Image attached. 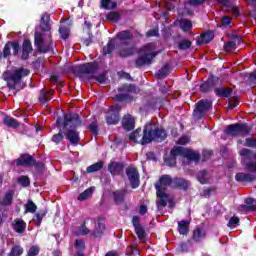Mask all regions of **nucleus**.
Listing matches in <instances>:
<instances>
[{
    "label": "nucleus",
    "mask_w": 256,
    "mask_h": 256,
    "mask_svg": "<svg viewBox=\"0 0 256 256\" xmlns=\"http://www.w3.org/2000/svg\"><path fill=\"white\" fill-rule=\"evenodd\" d=\"M165 137H167V132H165L163 128H159L155 124L148 123L144 127L143 134H141V129H136L130 134L129 139L133 143L147 145L151 143V141H163Z\"/></svg>",
    "instance_id": "nucleus-1"
},
{
    "label": "nucleus",
    "mask_w": 256,
    "mask_h": 256,
    "mask_svg": "<svg viewBox=\"0 0 256 256\" xmlns=\"http://www.w3.org/2000/svg\"><path fill=\"white\" fill-rule=\"evenodd\" d=\"M171 159L169 162V159L165 160V163L168 164L170 167H175V165L177 164V161L175 160V157H179V155L181 157H186V159H190V161H199V153L189 149V148H185V147H181V146H176L174 147L171 152Z\"/></svg>",
    "instance_id": "nucleus-2"
},
{
    "label": "nucleus",
    "mask_w": 256,
    "mask_h": 256,
    "mask_svg": "<svg viewBox=\"0 0 256 256\" xmlns=\"http://www.w3.org/2000/svg\"><path fill=\"white\" fill-rule=\"evenodd\" d=\"M155 57H157V51H155V44H146L140 51V55L136 60V66L143 67V65H151Z\"/></svg>",
    "instance_id": "nucleus-3"
},
{
    "label": "nucleus",
    "mask_w": 256,
    "mask_h": 256,
    "mask_svg": "<svg viewBox=\"0 0 256 256\" xmlns=\"http://www.w3.org/2000/svg\"><path fill=\"white\" fill-rule=\"evenodd\" d=\"M29 73H31V71H29L27 68H18L14 70L13 73L5 72L4 79L7 81L8 86L11 89H17V85L21 83V79L23 77H27Z\"/></svg>",
    "instance_id": "nucleus-4"
},
{
    "label": "nucleus",
    "mask_w": 256,
    "mask_h": 256,
    "mask_svg": "<svg viewBox=\"0 0 256 256\" xmlns=\"http://www.w3.org/2000/svg\"><path fill=\"white\" fill-rule=\"evenodd\" d=\"M239 155L242 157V165L251 173H256V153L243 148L239 151Z\"/></svg>",
    "instance_id": "nucleus-5"
},
{
    "label": "nucleus",
    "mask_w": 256,
    "mask_h": 256,
    "mask_svg": "<svg viewBox=\"0 0 256 256\" xmlns=\"http://www.w3.org/2000/svg\"><path fill=\"white\" fill-rule=\"evenodd\" d=\"M211 107H213V103L211 102V100H200L196 104V108L193 112L194 119H203L205 113H207V111H209Z\"/></svg>",
    "instance_id": "nucleus-6"
},
{
    "label": "nucleus",
    "mask_w": 256,
    "mask_h": 256,
    "mask_svg": "<svg viewBox=\"0 0 256 256\" xmlns=\"http://www.w3.org/2000/svg\"><path fill=\"white\" fill-rule=\"evenodd\" d=\"M43 32L36 31L35 32V45L40 51V53H47L51 51V35H49V40L45 41L43 38Z\"/></svg>",
    "instance_id": "nucleus-7"
},
{
    "label": "nucleus",
    "mask_w": 256,
    "mask_h": 256,
    "mask_svg": "<svg viewBox=\"0 0 256 256\" xmlns=\"http://www.w3.org/2000/svg\"><path fill=\"white\" fill-rule=\"evenodd\" d=\"M226 133L232 135V137H235V135H249L251 128L245 124H233L227 127Z\"/></svg>",
    "instance_id": "nucleus-8"
},
{
    "label": "nucleus",
    "mask_w": 256,
    "mask_h": 256,
    "mask_svg": "<svg viewBox=\"0 0 256 256\" xmlns=\"http://www.w3.org/2000/svg\"><path fill=\"white\" fill-rule=\"evenodd\" d=\"M64 129L67 131L75 130L77 127L81 125V119H79V115L77 114H66L64 116Z\"/></svg>",
    "instance_id": "nucleus-9"
},
{
    "label": "nucleus",
    "mask_w": 256,
    "mask_h": 256,
    "mask_svg": "<svg viewBox=\"0 0 256 256\" xmlns=\"http://www.w3.org/2000/svg\"><path fill=\"white\" fill-rule=\"evenodd\" d=\"M97 71V66L94 63L82 64L74 67V72L78 77L91 75Z\"/></svg>",
    "instance_id": "nucleus-10"
},
{
    "label": "nucleus",
    "mask_w": 256,
    "mask_h": 256,
    "mask_svg": "<svg viewBox=\"0 0 256 256\" xmlns=\"http://www.w3.org/2000/svg\"><path fill=\"white\" fill-rule=\"evenodd\" d=\"M119 111H121V105L116 104L110 108L106 116L108 125H117L119 123Z\"/></svg>",
    "instance_id": "nucleus-11"
},
{
    "label": "nucleus",
    "mask_w": 256,
    "mask_h": 256,
    "mask_svg": "<svg viewBox=\"0 0 256 256\" xmlns=\"http://www.w3.org/2000/svg\"><path fill=\"white\" fill-rule=\"evenodd\" d=\"M126 175L131 183L132 189H137L139 187V171L135 168V166H129L126 169Z\"/></svg>",
    "instance_id": "nucleus-12"
},
{
    "label": "nucleus",
    "mask_w": 256,
    "mask_h": 256,
    "mask_svg": "<svg viewBox=\"0 0 256 256\" xmlns=\"http://www.w3.org/2000/svg\"><path fill=\"white\" fill-rule=\"evenodd\" d=\"M167 187H173V179L169 175H163L155 184L156 191L167 192Z\"/></svg>",
    "instance_id": "nucleus-13"
},
{
    "label": "nucleus",
    "mask_w": 256,
    "mask_h": 256,
    "mask_svg": "<svg viewBox=\"0 0 256 256\" xmlns=\"http://www.w3.org/2000/svg\"><path fill=\"white\" fill-rule=\"evenodd\" d=\"M137 53V48L132 43L122 44L118 50V55L120 57H131Z\"/></svg>",
    "instance_id": "nucleus-14"
},
{
    "label": "nucleus",
    "mask_w": 256,
    "mask_h": 256,
    "mask_svg": "<svg viewBox=\"0 0 256 256\" xmlns=\"http://www.w3.org/2000/svg\"><path fill=\"white\" fill-rule=\"evenodd\" d=\"M16 165L23 167H31V165H35V160L31 156L23 154L16 160Z\"/></svg>",
    "instance_id": "nucleus-15"
},
{
    "label": "nucleus",
    "mask_w": 256,
    "mask_h": 256,
    "mask_svg": "<svg viewBox=\"0 0 256 256\" xmlns=\"http://www.w3.org/2000/svg\"><path fill=\"white\" fill-rule=\"evenodd\" d=\"M157 195V207L158 209H163V207H167V203H169V194L167 192H156Z\"/></svg>",
    "instance_id": "nucleus-16"
},
{
    "label": "nucleus",
    "mask_w": 256,
    "mask_h": 256,
    "mask_svg": "<svg viewBox=\"0 0 256 256\" xmlns=\"http://www.w3.org/2000/svg\"><path fill=\"white\" fill-rule=\"evenodd\" d=\"M13 190H9L2 198H0V209L11 207L13 204Z\"/></svg>",
    "instance_id": "nucleus-17"
},
{
    "label": "nucleus",
    "mask_w": 256,
    "mask_h": 256,
    "mask_svg": "<svg viewBox=\"0 0 256 256\" xmlns=\"http://www.w3.org/2000/svg\"><path fill=\"white\" fill-rule=\"evenodd\" d=\"M105 233V224L101 221L94 222V229L91 230L92 237H101Z\"/></svg>",
    "instance_id": "nucleus-18"
},
{
    "label": "nucleus",
    "mask_w": 256,
    "mask_h": 256,
    "mask_svg": "<svg viewBox=\"0 0 256 256\" xmlns=\"http://www.w3.org/2000/svg\"><path fill=\"white\" fill-rule=\"evenodd\" d=\"M122 125L126 131H131L135 129V118H133V116L129 114L125 115L122 120Z\"/></svg>",
    "instance_id": "nucleus-19"
},
{
    "label": "nucleus",
    "mask_w": 256,
    "mask_h": 256,
    "mask_svg": "<svg viewBox=\"0 0 256 256\" xmlns=\"http://www.w3.org/2000/svg\"><path fill=\"white\" fill-rule=\"evenodd\" d=\"M189 188V181L183 178H174L172 182V189H188Z\"/></svg>",
    "instance_id": "nucleus-20"
},
{
    "label": "nucleus",
    "mask_w": 256,
    "mask_h": 256,
    "mask_svg": "<svg viewBox=\"0 0 256 256\" xmlns=\"http://www.w3.org/2000/svg\"><path fill=\"white\" fill-rule=\"evenodd\" d=\"M13 229L16 233H25V229H27V223H25L23 219L17 218L13 222Z\"/></svg>",
    "instance_id": "nucleus-21"
},
{
    "label": "nucleus",
    "mask_w": 256,
    "mask_h": 256,
    "mask_svg": "<svg viewBox=\"0 0 256 256\" xmlns=\"http://www.w3.org/2000/svg\"><path fill=\"white\" fill-rule=\"evenodd\" d=\"M50 16L47 13H43L41 15V20H40V27L42 31H51V22H50Z\"/></svg>",
    "instance_id": "nucleus-22"
},
{
    "label": "nucleus",
    "mask_w": 256,
    "mask_h": 256,
    "mask_svg": "<svg viewBox=\"0 0 256 256\" xmlns=\"http://www.w3.org/2000/svg\"><path fill=\"white\" fill-rule=\"evenodd\" d=\"M108 171L111 173V175H119L123 173V164L119 162H111L108 165Z\"/></svg>",
    "instance_id": "nucleus-23"
},
{
    "label": "nucleus",
    "mask_w": 256,
    "mask_h": 256,
    "mask_svg": "<svg viewBox=\"0 0 256 256\" xmlns=\"http://www.w3.org/2000/svg\"><path fill=\"white\" fill-rule=\"evenodd\" d=\"M33 51L30 40H24L22 45V59H29V54Z\"/></svg>",
    "instance_id": "nucleus-24"
},
{
    "label": "nucleus",
    "mask_w": 256,
    "mask_h": 256,
    "mask_svg": "<svg viewBox=\"0 0 256 256\" xmlns=\"http://www.w3.org/2000/svg\"><path fill=\"white\" fill-rule=\"evenodd\" d=\"M236 181L251 183V181H255V175L249 173H238L236 174Z\"/></svg>",
    "instance_id": "nucleus-25"
},
{
    "label": "nucleus",
    "mask_w": 256,
    "mask_h": 256,
    "mask_svg": "<svg viewBox=\"0 0 256 256\" xmlns=\"http://www.w3.org/2000/svg\"><path fill=\"white\" fill-rule=\"evenodd\" d=\"M66 138L72 145H77V143H79V132L75 130H67Z\"/></svg>",
    "instance_id": "nucleus-26"
},
{
    "label": "nucleus",
    "mask_w": 256,
    "mask_h": 256,
    "mask_svg": "<svg viewBox=\"0 0 256 256\" xmlns=\"http://www.w3.org/2000/svg\"><path fill=\"white\" fill-rule=\"evenodd\" d=\"M206 236H207V234L205 233V230H203V228H196L193 231L192 239L196 243H199V242H201L202 239H205Z\"/></svg>",
    "instance_id": "nucleus-27"
},
{
    "label": "nucleus",
    "mask_w": 256,
    "mask_h": 256,
    "mask_svg": "<svg viewBox=\"0 0 256 256\" xmlns=\"http://www.w3.org/2000/svg\"><path fill=\"white\" fill-rule=\"evenodd\" d=\"M133 35L129 31H122L116 35V39H119L121 45L129 43V39H131Z\"/></svg>",
    "instance_id": "nucleus-28"
},
{
    "label": "nucleus",
    "mask_w": 256,
    "mask_h": 256,
    "mask_svg": "<svg viewBox=\"0 0 256 256\" xmlns=\"http://www.w3.org/2000/svg\"><path fill=\"white\" fill-rule=\"evenodd\" d=\"M74 247L77 251L75 256H85L83 253V251H85V241L77 239L74 243Z\"/></svg>",
    "instance_id": "nucleus-29"
},
{
    "label": "nucleus",
    "mask_w": 256,
    "mask_h": 256,
    "mask_svg": "<svg viewBox=\"0 0 256 256\" xmlns=\"http://www.w3.org/2000/svg\"><path fill=\"white\" fill-rule=\"evenodd\" d=\"M189 225L190 222L187 220H182L178 222V231L180 235H187V233H189Z\"/></svg>",
    "instance_id": "nucleus-30"
},
{
    "label": "nucleus",
    "mask_w": 256,
    "mask_h": 256,
    "mask_svg": "<svg viewBox=\"0 0 256 256\" xmlns=\"http://www.w3.org/2000/svg\"><path fill=\"white\" fill-rule=\"evenodd\" d=\"M51 95H53V90H41L39 96L40 103H47V101H51Z\"/></svg>",
    "instance_id": "nucleus-31"
},
{
    "label": "nucleus",
    "mask_w": 256,
    "mask_h": 256,
    "mask_svg": "<svg viewBox=\"0 0 256 256\" xmlns=\"http://www.w3.org/2000/svg\"><path fill=\"white\" fill-rule=\"evenodd\" d=\"M113 195L115 203H123L125 201V195H127V190H117Z\"/></svg>",
    "instance_id": "nucleus-32"
},
{
    "label": "nucleus",
    "mask_w": 256,
    "mask_h": 256,
    "mask_svg": "<svg viewBox=\"0 0 256 256\" xmlns=\"http://www.w3.org/2000/svg\"><path fill=\"white\" fill-rule=\"evenodd\" d=\"M215 93L218 97H230L231 93H233V89H231V88H216Z\"/></svg>",
    "instance_id": "nucleus-33"
},
{
    "label": "nucleus",
    "mask_w": 256,
    "mask_h": 256,
    "mask_svg": "<svg viewBox=\"0 0 256 256\" xmlns=\"http://www.w3.org/2000/svg\"><path fill=\"white\" fill-rule=\"evenodd\" d=\"M211 41H213V32H206L200 36L198 43L203 45L204 43H211Z\"/></svg>",
    "instance_id": "nucleus-34"
},
{
    "label": "nucleus",
    "mask_w": 256,
    "mask_h": 256,
    "mask_svg": "<svg viewBox=\"0 0 256 256\" xmlns=\"http://www.w3.org/2000/svg\"><path fill=\"white\" fill-rule=\"evenodd\" d=\"M94 191H95V188H93V187L86 189L84 192H82L78 196V201H86V199H89V197H91V195H93Z\"/></svg>",
    "instance_id": "nucleus-35"
},
{
    "label": "nucleus",
    "mask_w": 256,
    "mask_h": 256,
    "mask_svg": "<svg viewBox=\"0 0 256 256\" xmlns=\"http://www.w3.org/2000/svg\"><path fill=\"white\" fill-rule=\"evenodd\" d=\"M193 247V242L191 240H187L186 242H182L179 244L178 249L181 253H189V249Z\"/></svg>",
    "instance_id": "nucleus-36"
},
{
    "label": "nucleus",
    "mask_w": 256,
    "mask_h": 256,
    "mask_svg": "<svg viewBox=\"0 0 256 256\" xmlns=\"http://www.w3.org/2000/svg\"><path fill=\"white\" fill-rule=\"evenodd\" d=\"M103 161L96 162L87 167V173H95L97 171H101L103 169Z\"/></svg>",
    "instance_id": "nucleus-37"
},
{
    "label": "nucleus",
    "mask_w": 256,
    "mask_h": 256,
    "mask_svg": "<svg viewBox=\"0 0 256 256\" xmlns=\"http://www.w3.org/2000/svg\"><path fill=\"white\" fill-rule=\"evenodd\" d=\"M4 124H6L7 127H12L13 129H17V127H19V122H17V120L9 116H6L4 118Z\"/></svg>",
    "instance_id": "nucleus-38"
},
{
    "label": "nucleus",
    "mask_w": 256,
    "mask_h": 256,
    "mask_svg": "<svg viewBox=\"0 0 256 256\" xmlns=\"http://www.w3.org/2000/svg\"><path fill=\"white\" fill-rule=\"evenodd\" d=\"M211 89H213V78L208 79L200 86V90L203 93H207L208 91H211Z\"/></svg>",
    "instance_id": "nucleus-39"
},
{
    "label": "nucleus",
    "mask_w": 256,
    "mask_h": 256,
    "mask_svg": "<svg viewBox=\"0 0 256 256\" xmlns=\"http://www.w3.org/2000/svg\"><path fill=\"white\" fill-rule=\"evenodd\" d=\"M45 215H47V212L45 210L36 213L35 218H34V223L38 227H41V223H42L43 217H45Z\"/></svg>",
    "instance_id": "nucleus-40"
},
{
    "label": "nucleus",
    "mask_w": 256,
    "mask_h": 256,
    "mask_svg": "<svg viewBox=\"0 0 256 256\" xmlns=\"http://www.w3.org/2000/svg\"><path fill=\"white\" fill-rule=\"evenodd\" d=\"M25 213H35L37 211V205H35L32 200H28L25 204Z\"/></svg>",
    "instance_id": "nucleus-41"
},
{
    "label": "nucleus",
    "mask_w": 256,
    "mask_h": 256,
    "mask_svg": "<svg viewBox=\"0 0 256 256\" xmlns=\"http://www.w3.org/2000/svg\"><path fill=\"white\" fill-rule=\"evenodd\" d=\"M24 252L23 247L16 245L13 246L8 256H21V254Z\"/></svg>",
    "instance_id": "nucleus-42"
},
{
    "label": "nucleus",
    "mask_w": 256,
    "mask_h": 256,
    "mask_svg": "<svg viewBox=\"0 0 256 256\" xmlns=\"http://www.w3.org/2000/svg\"><path fill=\"white\" fill-rule=\"evenodd\" d=\"M120 15L118 12H109L107 15H106V19L107 21H111L112 23H117L120 19Z\"/></svg>",
    "instance_id": "nucleus-43"
},
{
    "label": "nucleus",
    "mask_w": 256,
    "mask_h": 256,
    "mask_svg": "<svg viewBox=\"0 0 256 256\" xmlns=\"http://www.w3.org/2000/svg\"><path fill=\"white\" fill-rule=\"evenodd\" d=\"M180 27H181L182 31H189V29H191V27H193V24L191 23L190 20L182 19L180 21Z\"/></svg>",
    "instance_id": "nucleus-44"
},
{
    "label": "nucleus",
    "mask_w": 256,
    "mask_h": 256,
    "mask_svg": "<svg viewBox=\"0 0 256 256\" xmlns=\"http://www.w3.org/2000/svg\"><path fill=\"white\" fill-rule=\"evenodd\" d=\"M39 251H41V248L37 245H33L29 248L26 256H37L39 255Z\"/></svg>",
    "instance_id": "nucleus-45"
},
{
    "label": "nucleus",
    "mask_w": 256,
    "mask_h": 256,
    "mask_svg": "<svg viewBox=\"0 0 256 256\" xmlns=\"http://www.w3.org/2000/svg\"><path fill=\"white\" fill-rule=\"evenodd\" d=\"M135 233L140 241H145V230L142 226H137V228H135Z\"/></svg>",
    "instance_id": "nucleus-46"
},
{
    "label": "nucleus",
    "mask_w": 256,
    "mask_h": 256,
    "mask_svg": "<svg viewBox=\"0 0 256 256\" xmlns=\"http://www.w3.org/2000/svg\"><path fill=\"white\" fill-rule=\"evenodd\" d=\"M102 7L104 9H115V7H117V4L111 0H102Z\"/></svg>",
    "instance_id": "nucleus-47"
},
{
    "label": "nucleus",
    "mask_w": 256,
    "mask_h": 256,
    "mask_svg": "<svg viewBox=\"0 0 256 256\" xmlns=\"http://www.w3.org/2000/svg\"><path fill=\"white\" fill-rule=\"evenodd\" d=\"M89 233H91V230L85 226V222L80 226L79 230L75 232L76 235H89Z\"/></svg>",
    "instance_id": "nucleus-48"
},
{
    "label": "nucleus",
    "mask_w": 256,
    "mask_h": 256,
    "mask_svg": "<svg viewBox=\"0 0 256 256\" xmlns=\"http://www.w3.org/2000/svg\"><path fill=\"white\" fill-rule=\"evenodd\" d=\"M197 177H198V181L202 185H205V183H207V171H205V170L200 171L198 173Z\"/></svg>",
    "instance_id": "nucleus-49"
},
{
    "label": "nucleus",
    "mask_w": 256,
    "mask_h": 256,
    "mask_svg": "<svg viewBox=\"0 0 256 256\" xmlns=\"http://www.w3.org/2000/svg\"><path fill=\"white\" fill-rule=\"evenodd\" d=\"M167 75H169V66H164L157 72L159 79H163L164 77H167Z\"/></svg>",
    "instance_id": "nucleus-50"
},
{
    "label": "nucleus",
    "mask_w": 256,
    "mask_h": 256,
    "mask_svg": "<svg viewBox=\"0 0 256 256\" xmlns=\"http://www.w3.org/2000/svg\"><path fill=\"white\" fill-rule=\"evenodd\" d=\"M245 203L247 205V208L250 209V211H256V204H254L255 203V199L247 198L245 200Z\"/></svg>",
    "instance_id": "nucleus-51"
},
{
    "label": "nucleus",
    "mask_w": 256,
    "mask_h": 256,
    "mask_svg": "<svg viewBox=\"0 0 256 256\" xmlns=\"http://www.w3.org/2000/svg\"><path fill=\"white\" fill-rule=\"evenodd\" d=\"M178 47L182 50L189 49L191 47V41L184 39L178 43Z\"/></svg>",
    "instance_id": "nucleus-52"
},
{
    "label": "nucleus",
    "mask_w": 256,
    "mask_h": 256,
    "mask_svg": "<svg viewBox=\"0 0 256 256\" xmlns=\"http://www.w3.org/2000/svg\"><path fill=\"white\" fill-rule=\"evenodd\" d=\"M59 33H60L62 39H68V37H69V28H67L65 26H61L59 28Z\"/></svg>",
    "instance_id": "nucleus-53"
},
{
    "label": "nucleus",
    "mask_w": 256,
    "mask_h": 256,
    "mask_svg": "<svg viewBox=\"0 0 256 256\" xmlns=\"http://www.w3.org/2000/svg\"><path fill=\"white\" fill-rule=\"evenodd\" d=\"M237 225H239V217L233 216L232 218H230L228 227H231L233 229L237 227Z\"/></svg>",
    "instance_id": "nucleus-54"
},
{
    "label": "nucleus",
    "mask_w": 256,
    "mask_h": 256,
    "mask_svg": "<svg viewBox=\"0 0 256 256\" xmlns=\"http://www.w3.org/2000/svg\"><path fill=\"white\" fill-rule=\"evenodd\" d=\"M52 141L56 145H59V143H61V141H63V134L61 132H59L58 134L53 135Z\"/></svg>",
    "instance_id": "nucleus-55"
},
{
    "label": "nucleus",
    "mask_w": 256,
    "mask_h": 256,
    "mask_svg": "<svg viewBox=\"0 0 256 256\" xmlns=\"http://www.w3.org/2000/svg\"><path fill=\"white\" fill-rule=\"evenodd\" d=\"M224 49L227 52L235 51V49H236L235 42L230 41V42L226 43L225 46H224Z\"/></svg>",
    "instance_id": "nucleus-56"
},
{
    "label": "nucleus",
    "mask_w": 256,
    "mask_h": 256,
    "mask_svg": "<svg viewBox=\"0 0 256 256\" xmlns=\"http://www.w3.org/2000/svg\"><path fill=\"white\" fill-rule=\"evenodd\" d=\"M19 183L23 185V187H29V185L31 184V182L29 181V177L27 176H21L18 179Z\"/></svg>",
    "instance_id": "nucleus-57"
},
{
    "label": "nucleus",
    "mask_w": 256,
    "mask_h": 256,
    "mask_svg": "<svg viewBox=\"0 0 256 256\" xmlns=\"http://www.w3.org/2000/svg\"><path fill=\"white\" fill-rule=\"evenodd\" d=\"M113 49H115V45L113 44V42H109L107 46L103 48L104 55H109V53H111Z\"/></svg>",
    "instance_id": "nucleus-58"
},
{
    "label": "nucleus",
    "mask_w": 256,
    "mask_h": 256,
    "mask_svg": "<svg viewBox=\"0 0 256 256\" xmlns=\"http://www.w3.org/2000/svg\"><path fill=\"white\" fill-rule=\"evenodd\" d=\"M231 21H233V18H231L230 16H224L222 19H221V25L223 27H227L231 24Z\"/></svg>",
    "instance_id": "nucleus-59"
},
{
    "label": "nucleus",
    "mask_w": 256,
    "mask_h": 256,
    "mask_svg": "<svg viewBox=\"0 0 256 256\" xmlns=\"http://www.w3.org/2000/svg\"><path fill=\"white\" fill-rule=\"evenodd\" d=\"M9 55H11V43L8 42L4 46L3 57L7 58V57H9Z\"/></svg>",
    "instance_id": "nucleus-60"
},
{
    "label": "nucleus",
    "mask_w": 256,
    "mask_h": 256,
    "mask_svg": "<svg viewBox=\"0 0 256 256\" xmlns=\"http://www.w3.org/2000/svg\"><path fill=\"white\" fill-rule=\"evenodd\" d=\"M189 141H191V138L187 137V136H182L178 141L177 144L178 145H187V143H189Z\"/></svg>",
    "instance_id": "nucleus-61"
},
{
    "label": "nucleus",
    "mask_w": 256,
    "mask_h": 256,
    "mask_svg": "<svg viewBox=\"0 0 256 256\" xmlns=\"http://www.w3.org/2000/svg\"><path fill=\"white\" fill-rule=\"evenodd\" d=\"M133 89H134L133 85H125L122 88H119V91H122L123 93H131Z\"/></svg>",
    "instance_id": "nucleus-62"
},
{
    "label": "nucleus",
    "mask_w": 256,
    "mask_h": 256,
    "mask_svg": "<svg viewBox=\"0 0 256 256\" xmlns=\"http://www.w3.org/2000/svg\"><path fill=\"white\" fill-rule=\"evenodd\" d=\"M90 131L93 133V135H97L99 133V129L97 128V123H91L89 125Z\"/></svg>",
    "instance_id": "nucleus-63"
},
{
    "label": "nucleus",
    "mask_w": 256,
    "mask_h": 256,
    "mask_svg": "<svg viewBox=\"0 0 256 256\" xmlns=\"http://www.w3.org/2000/svg\"><path fill=\"white\" fill-rule=\"evenodd\" d=\"M10 45H11V49H13V55H17V53H19V43L13 42V43H10Z\"/></svg>",
    "instance_id": "nucleus-64"
}]
</instances>
